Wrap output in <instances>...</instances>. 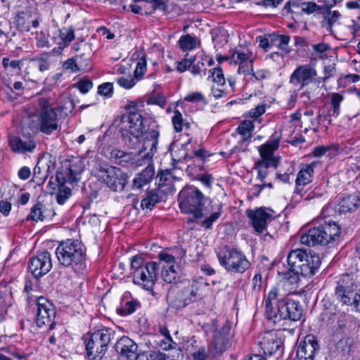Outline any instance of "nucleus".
Instances as JSON below:
<instances>
[{"instance_id":"nucleus-58","label":"nucleus","mask_w":360,"mask_h":360,"mask_svg":"<svg viewBox=\"0 0 360 360\" xmlns=\"http://www.w3.org/2000/svg\"><path fill=\"white\" fill-rule=\"evenodd\" d=\"M294 168L292 165L289 166L287 171L284 173L278 172L276 176L284 183H290V176L292 175Z\"/></svg>"},{"instance_id":"nucleus-21","label":"nucleus","mask_w":360,"mask_h":360,"mask_svg":"<svg viewBox=\"0 0 360 360\" xmlns=\"http://www.w3.org/2000/svg\"><path fill=\"white\" fill-rule=\"evenodd\" d=\"M319 350V345L316 337L307 335L297 347V356L299 360H314Z\"/></svg>"},{"instance_id":"nucleus-32","label":"nucleus","mask_w":360,"mask_h":360,"mask_svg":"<svg viewBox=\"0 0 360 360\" xmlns=\"http://www.w3.org/2000/svg\"><path fill=\"white\" fill-rule=\"evenodd\" d=\"M53 215V212L51 209H47L46 206L38 202L31 209L30 214L27 217V220L43 221Z\"/></svg>"},{"instance_id":"nucleus-47","label":"nucleus","mask_w":360,"mask_h":360,"mask_svg":"<svg viewBox=\"0 0 360 360\" xmlns=\"http://www.w3.org/2000/svg\"><path fill=\"white\" fill-rule=\"evenodd\" d=\"M179 47L181 49L191 50L196 46V41L194 37L189 34L182 36L179 40Z\"/></svg>"},{"instance_id":"nucleus-62","label":"nucleus","mask_w":360,"mask_h":360,"mask_svg":"<svg viewBox=\"0 0 360 360\" xmlns=\"http://www.w3.org/2000/svg\"><path fill=\"white\" fill-rule=\"evenodd\" d=\"M139 303L136 300H132L127 302L124 306L122 310L124 312V314H132L138 307Z\"/></svg>"},{"instance_id":"nucleus-5","label":"nucleus","mask_w":360,"mask_h":360,"mask_svg":"<svg viewBox=\"0 0 360 360\" xmlns=\"http://www.w3.org/2000/svg\"><path fill=\"white\" fill-rule=\"evenodd\" d=\"M56 255L60 264L70 267L76 273H80L86 268V250L77 240H67L61 242L56 250Z\"/></svg>"},{"instance_id":"nucleus-31","label":"nucleus","mask_w":360,"mask_h":360,"mask_svg":"<svg viewBox=\"0 0 360 360\" xmlns=\"http://www.w3.org/2000/svg\"><path fill=\"white\" fill-rule=\"evenodd\" d=\"M359 204L357 195H349L342 198L338 202L335 210L340 214L351 212L356 210Z\"/></svg>"},{"instance_id":"nucleus-57","label":"nucleus","mask_w":360,"mask_h":360,"mask_svg":"<svg viewBox=\"0 0 360 360\" xmlns=\"http://www.w3.org/2000/svg\"><path fill=\"white\" fill-rule=\"evenodd\" d=\"M351 316L349 315H341L338 320V326L340 329H349L351 328Z\"/></svg>"},{"instance_id":"nucleus-14","label":"nucleus","mask_w":360,"mask_h":360,"mask_svg":"<svg viewBox=\"0 0 360 360\" xmlns=\"http://www.w3.org/2000/svg\"><path fill=\"white\" fill-rule=\"evenodd\" d=\"M279 290L274 287L268 293L265 300V316L274 324L280 323L283 321L281 316V301Z\"/></svg>"},{"instance_id":"nucleus-10","label":"nucleus","mask_w":360,"mask_h":360,"mask_svg":"<svg viewBox=\"0 0 360 360\" xmlns=\"http://www.w3.org/2000/svg\"><path fill=\"white\" fill-rule=\"evenodd\" d=\"M111 329L104 328L91 333L86 340V354L91 360H101L111 340Z\"/></svg>"},{"instance_id":"nucleus-3","label":"nucleus","mask_w":360,"mask_h":360,"mask_svg":"<svg viewBox=\"0 0 360 360\" xmlns=\"http://www.w3.org/2000/svg\"><path fill=\"white\" fill-rule=\"evenodd\" d=\"M159 134L156 130H150L146 134L145 143H143L137 159L139 165H147L146 167L134 178L133 186L134 188H141L148 184L152 180L155 171L152 165V159L157 151Z\"/></svg>"},{"instance_id":"nucleus-59","label":"nucleus","mask_w":360,"mask_h":360,"mask_svg":"<svg viewBox=\"0 0 360 360\" xmlns=\"http://www.w3.org/2000/svg\"><path fill=\"white\" fill-rule=\"evenodd\" d=\"M63 68L64 70H71L72 72H76L79 71V67L76 62V60L73 58H69L65 60L63 64Z\"/></svg>"},{"instance_id":"nucleus-2","label":"nucleus","mask_w":360,"mask_h":360,"mask_svg":"<svg viewBox=\"0 0 360 360\" xmlns=\"http://www.w3.org/2000/svg\"><path fill=\"white\" fill-rule=\"evenodd\" d=\"M28 125L32 130L39 131L46 135L59 129L58 117L48 98H39L37 108L28 112Z\"/></svg>"},{"instance_id":"nucleus-29","label":"nucleus","mask_w":360,"mask_h":360,"mask_svg":"<svg viewBox=\"0 0 360 360\" xmlns=\"http://www.w3.org/2000/svg\"><path fill=\"white\" fill-rule=\"evenodd\" d=\"M278 148V141H273L268 142L259 148V153L261 160L258 162L265 163H274L275 164V168L278 165L279 159L274 156V153Z\"/></svg>"},{"instance_id":"nucleus-33","label":"nucleus","mask_w":360,"mask_h":360,"mask_svg":"<svg viewBox=\"0 0 360 360\" xmlns=\"http://www.w3.org/2000/svg\"><path fill=\"white\" fill-rule=\"evenodd\" d=\"M344 96L340 93H332L330 95V105L331 109L328 111V114L324 116V120L331 122L332 117H338L340 112V103L342 102Z\"/></svg>"},{"instance_id":"nucleus-15","label":"nucleus","mask_w":360,"mask_h":360,"mask_svg":"<svg viewBox=\"0 0 360 360\" xmlns=\"http://www.w3.org/2000/svg\"><path fill=\"white\" fill-rule=\"evenodd\" d=\"M37 316L36 323L39 327L50 325V329H53L54 323L52 319L55 317L56 311L51 302L46 298L40 297L37 300Z\"/></svg>"},{"instance_id":"nucleus-37","label":"nucleus","mask_w":360,"mask_h":360,"mask_svg":"<svg viewBox=\"0 0 360 360\" xmlns=\"http://www.w3.org/2000/svg\"><path fill=\"white\" fill-rule=\"evenodd\" d=\"M160 201V197L155 191H148L145 198L141 200V207L143 210H151Z\"/></svg>"},{"instance_id":"nucleus-54","label":"nucleus","mask_w":360,"mask_h":360,"mask_svg":"<svg viewBox=\"0 0 360 360\" xmlns=\"http://www.w3.org/2000/svg\"><path fill=\"white\" fill-rule=\"evenodd\" d=\"M195 58L193 57L190 58H185L183 60H181L180 62L178 63L176 69L178 72H183L188 70L192 64L194 63Z\"/></svg>"},{"instance_id":"nucleus-64","label":"nucleus","mask_w":360,"mask_h":360,"mask_svg":"<svg viewBox=\"0 0 360 360\" xmlns=\"http://www.w3.org/2000/svg\"><path fill=\"white\" fill-rule=\"evenodd\" d=\"M172 353H168L169 357L167 359L169 360H181L183 358L182 350L180 347H174L173 349H171Z\"/></svg>"},{"instance_id":"nucleus-19","label":"nucleus","mask_w":360,"mask_h":360,"mask_svg":"<svg viewBox=\"0 0 360 360\" xmlns=\"http://www.w3.org/2000/svg\"><path fill=\"white\" fill-rule=\"evenodd\" d=\"M246 214L255 231L259 233H263L267 224L273 219L272 214L262 207L257 208L255 210H248Z\"/></svg>"},{"instance_id":"nucleus-22","label":"nucleus","mask_w":360,"mask_h":360,"mask_svg":"<svg viewBox=\"0 0 360 360\" xmlns=\"http://www.w3.org/2000/svg\"><path fill=\"white\" fill-rule=\"evenodd\" d=\"M8 143L11 150L20 154L33 153L37 147L36 141L31 136H13L10 137Z\"/></svg>"},{"instance_id":"nucleus-26","label":"nucleus","mask_w":360,"mask_h":360,"mask_svg":"<svg viewBox=\"0 0 360 360\" xmlns=\"http://www.w3.org/2000/svg\"><path fill=\"white\" fill-rule=\"evenodd\" d=\"M115 350L120 354V356L127 360H133L138 355L136 354L138 346L129 338L122 337L115 343Z\"/></svg>"},{"instance_id":"nucleus-24","label":"nucleus","mask_w":360,"mask_h":360,"mask_svg":"<svg viewBox=\"0 0 360 360\" xmlns=\"http://www.w3.org/2000/svg\"><path fill=\"white\" fill-rule=\"evenodd\" d=\"M181 347L191 354L193 360H206L210 354L209 349L200 345L194 336L184 339Z\"/></svg>"},{"instance_id":"nucleus-25","label":"nucleus","mask_w":360,"mask_h":360,"mask_svg":"<svg viewBox=\"0 0 360 360\" xmlns=\"http://www.w3.org/2000/svg\"><path fill=\"white\" fill-rule=\"evenodd\" d=\"M281 316L283 321H298L302 316V307L299 302L291 299H285L281 301Z\"/></svg>"},{"instance_id":"nucleus-60","label":"nucleus","mask_w":360,"mask_h":360,"mask_svg":"<svg viewBox=\"0 0 360 360\" xmlns=\"http://www.w3.org/2000/svg\"><path fill=\"white\" fill-rule=\"evenodd\" d=\"M349 301L350 303L344 304L353 307L355 311L360 314V288L359 292L350 298Z\"/></svg>"},{"instance_id":"nucleus-34","label":"nucleus","mask_w":360,"mask_h":360,"mask_svg":"<svg viewBox=\"0 0 360 360\" xmlns=\"http://www.w3.org/2000/svg\"><path fill=\"white\" fill-rule=\"evenodd\" d=\"M321 15H322L323 20L321 21V25L325 27L328 32H333V26L338 22L341 18V14L338 11H321Z\"/></svg>"},{"instance_id":"nucleus-36","label":"nucleus","mask_w":360,"mask_h":360,"mask_svg":"<svg viewBox=\"0 0 360 360\" xmlns=\"http://www.w3.org/2000/svg\"><path fill=\"white\" fill-rule=\"evenodd\" d=\"M75 30L72 27H63L59 30V39L57 44L59 48L63 49L68 47L70 44L75 39Z\"/></svg>"},{"instance_id":"nucleus-8","label":"nucleus","mask_w":360,"mask_h":360,"mask_svg":"<svg viewBox=\"0 0 360 360\" xmlns=\"http://www.w3.org/2000/svg\"><path fill=\"white\" fill-rule=\"evenodd\" d=\"M84 161L79 160L71 162L68 167H63L56 172L55 181H57L58 192L56 200L58 204L63 205L71 195L70 188L65 186V184H72L79 179V176L83 172Z\"/></svg>"},{"instance_id":"nucleus-51","label":"nucleus","mask_w":360,"mask_h":360,"mask_svg":"<svg viewBox=\"0 0 360 360\" xmlns=\"http://www.w3.org/2000/svg\"><path fill=\"white\" fill-rule=\"evenodd\" d=\"M49 34L43 31L36 33V45L38 48H49L50 46Z\"/></svg>"},{"instance_id":"nucleus-12","label":"nucleus","mask_w":360,"mask_h":360,"mask_svg":"<svg viewBox=\"0 0 360 360\" xmlns=\"http://www.w3.org/2000/svg\"><path fill=\"white\" fill-rule=\"evenodd\" d=\"M197 292L196 283L194 281L188 282L184 288L169 292L167 301L171 307L176 309H182L196 300Z\"/></svg>"},{"instance_id":"nucleus-13","label":"nucleus","mask_w":360,"mask_h":360,"mask_svg":"<svg viewBox=\"0 0 360 360\" xmlns=\"http://www.w3.org/2000/svg\"><path fill=\"white\" fill-rule=\"evenodd\" d=\"M158 264L155 262L145 264L144 266L132 271L133 281L146 290L152 291L158 278Z\"/></svg>"},{"instance_id":"nucleus-35","label":"nucleus","mask_w":360,"mask_h":360,"mask_svg":"<svg viewBox=\"0 0 360 360\" xmlns=\"http://www.w3.org/2000/svg\"><path fill=\"white\" fill-rule=\"evenodd\" d=\"M131 59L138 60L136 69L134 72V77L139 81L146 71L145 54L141 51H136L132 54Z\"/></svg>"},{"instance_id":"nucleus-42","label":"nucleus","mask_w":360,"mask_h":360,"mask_svg":"<svg viewBox=\"0 0 360 360\" xmlns=\"http://www.w3.org/2000/svg\"><path fill=\"white\" fill-rule=\"evenodd\" d=\"M169 357V354L158 351L149 354H139L136 356L135 360H167Z\"/></svg>"},{"instance_id":"nucleus-55","label":"nucleus","mask_w":360,"mask_h":360,"mask_svg":"<svg viewBox=\"0 0 360 360\" xmlns=\"http://www.w3.org/2000/svg\"><path fill=\"white\" fill-rule=\"evenodd\" d=\"M76 85L82 94H86L92 88L93 83L89 79L84 78L79 81Z\"/></svg>"},{"instance_id":"nucleus-11","label":"nucleus","mask_w":360,"mask_h":360,"mask_svg":"<svg viewBox=\"0 0 360 360\" xmlns=\"http://www.w3.org/2000/svg\"><path fill=\"white\" fill-rule=\"evenodd\" d=\"M360 289L359 281L354 274H343L337 281L335 288V296L341 303H350L349 300Z\"/></svg>"},{"instance_id":"nucleus-46","label":"nucleus","mask_w":360,"mask_h":360,"mask_svg":"<svg viewBox=\"0 0 360 360\" xmlns=\"http://www.w3.org/2000/svg\"><path fill=\"white\" fill-rule=\"evenodd\" d=\"M209 79L216 83L218 86H223L225 84V77L221 68L219 66L210 70Z\"/></svg>"},{"instance_id":"nucleus-27","label":"nucleus","mask_w":360,"mask_h":360,"mask_svg":"<svg viewBox=\"0 0 360 360\" xmlns=\"http://www.w3.org/2000/svg\"><path fill=\"white\" fill-rule=\"evenodd\" d=\"M230 331L231 326L226 323L214 335L213 345L216 353L223 352L230 347Z\"/></svg>"},{"instance_id":"nucleus-43","label":"nucleus","mask_w":360,"mask_h":360,"mask_svg":"<svg viewBox=\"0 0 360 360\" xmlns=\"http://www.w3.org/2000/svg\"><path fill=\"white\" fill-rule=\"evenodd\" d=\"M217 209L214 210L212 207L210 209L212 213L210 215V217H206L204 220L202 221L201 225L205 229H210L214 221H216L219 217L221 216V206L217 205Z\"/></svg>"},{"instance_id":"nucleus-39","label":"nucleus","mask_w":360,"mask_h":360,"mask_svg":"<svg viewBox=\"0 0 360 360\" xmlns=\"http://www.w3.org/2000/svg\"><path fill=\"white\" fill-rule=\"evenodd\" d=\"M24 61L25 59L14 60L5 57L2 59V65L5 69L10 68L12 70H16L18 74H20L24 64Z\"/></svg>"},{"instance_id":"nucleus-16","label":"nucleus","mask_w":360,"mask_h":360,"mask_svg":"<svg viewBox=\"0 0 360 360\" xmlns=\"http://www.w3.org/2000/svg\"><path fill=\"white\" fill-rule=\"evenodd\" d=\"M231 61L238 64V72L239 74L254 75L253 61L254 56L252 51L248 48L239 49L233 51L231 56Z\"/></svg>"},{"instance_id":"nucleus-61","label":"nucleus","mask_w":360,"mask_h":360,"mask_svg":"<svg viewBox=\"0 0 360 360\" xmlns=\"http://www.w3.org/2000/svg\"><path fill=\"white\" fill-rule=\"evenodd\" d=\"M143 259L139 255H135L131 258V269L133 271H136L137 269H139L144 266Z\"/></svg>"},{"instance_id":"nucleus-23","label":"nucleus","mask_w":360,"mask_h":360,"mask_svg":"<svg viewBox=\"0 0 360 360\" xmlns=\"http://www.w3.org/2000/svg\"><path fill=\"white\" fill-rule=\"evenodd\" d=\"M258 344L265 355L271 356L281 348L282 342L274 330H269L262 333Z\"/></svg>"},{"instance_id":"nucleus-1","label":"nucleus","mask_w":360,"mask_h":360,"mask_svg":"<svg viewBox=\"0 0 360 360\" xmlns=\"http://www.w3.org/2000/svg\"><path fill=\"white\" fill-rule=\"evenodd\" d=\"M321 264V260L319 255L308 253L306 250L300 248L292 250L288 255L290 271L284 274V278L293 283L298 281V274L304 277H311L315 275Z\"/></svg>"},{"instance_id":"nucleus-20","label":"nucleus","mask_w":360,"mask_h":360,"mask_svg":"<svg viewBox=\"0 0 360 360\" xmlns=\"http://www.w3.org/2000/svg\"><path fill=\"white\" fill-rule=\"evenodd\" d=\"M127 131L135 138L143 135L145 123H155L152 119H143L142 115L136 111H130L127 117Z\"/></svg>"},{"instance_id":"nucleus-30","label":"nucleus","mask_w":360,"mask_h":360,"mask_svg":"<svg viewBox=\"0 0 360 360\" xmlns=\"http://www.w3.org/2000/svg\"><path fill=\"white\" fill-rule=\"evenodd\" d=\"M299 8H301L302 12L308 15L312 13H321L320 5L316 4L315 2H302L299 4L297 0H291L285 6V8L288 9L291 13H297V10Z\"/></svg>"},{"instance_id":"nucleus-56","label":"nucleus","mask_w":360,"mask_h":360,"mask_svg":"<svg viewBox=\"0 0 360 360\" xmlns=\"http://www.w3.org/2000/svg\"><path fill=\"white\" fill-rule=\"evenodd\" d=\"M330 46L328 44L325 43H319L317 44L313 45L314 51L319 53V58L324 59L326 58V54L325 52L329 49Z\"/></svg>"},{"instance_id":"nucleus-53","label":"nucleus","mask_w":360,"mask_h":360,"mask_svg":"<svg viewBox=\"0 0 360 360\" xmlns=\"http://www.w3.org/2000/svg\"><path fill=\"white\" fill-rule=\"evenodd\" d=\"M26 15L24 13H20L16 17V23L19 28L24 31L30 30V21L26 22Z\"/></svg>"},{"instance_id":"nucleus-44","label":"nucleus","mask_w":360,"mask_h":360,"mask_svg":"<svg viewBox=\"0 0 360 360\" xmlns=\"http://www.w3.org/2000/svg\"><path fill=\"white\" fill-rule=\"evenodd\" d=\"M110 158L115 163L122 164L128 162L130 159V154L119 149H113L110 152Z\"/></svg>"},{"instance_id":"nucleus-52","label":"nucleus","mask_w":360,"mask_h":360,"mask_svg":"<svg viewBox=\"0 0 360 360\" xmlns=\"http://www.w3.org/2000/svg\"><path fill=\"white\" fill-rule=\"evenodd\" d=\"M113 92V84L110 82L103 83L98 86V93L105 97H110Z\"/></svg>"},{"instance_id":"nucleus-17","label":"nucleus","mask_w":360,"mask_h":360,"mask_svg":"<svg viewBox=\"0 0 360 360\" xmlns=\"http://www.w3.org/2000/svg\"><path fill=\"white\" fill-rule=\"evenodd\" d=\"M317 72L311 64L299 65L291 74L290 83L294 85H301V87L307 86L316 81Z\"/></svg>"},{"instance_id":"nucleus-6","label":"nucleus","mask_w":360,"mask_h":360,"mask_svg":"<svg viewBox=\"0 0 360 360\" xmlns=\"http://www.w3.org/2000/svg\"><path fill=\"white\" fill-rule=\"evenodd\" d=\"M340 236V228L337 223L329 220L310 229L302 235L300 241L302 244L314 246L315 245H328L334 244Z\"/></svg>"},{"instance_id":"nucleus-50","label":"nucleus","mask_w":360,"mask_h":360,"mask_svg":"<svg viewBox=\"0 0 360 360\" xmlns=\"http://www.w3.org/2000/svg\"><path fill=\"white\" fill-rule=\"evenodd\" d=\"M117 84L126 89H130L133 86H135L136 83L137 82L138 79H136L134 77H131V76L128 77H120L116 79Z\"/></svg>"},{"instance_id":"nucleus-4","label":"nucleus","mask_w":360,"mask_h":360,"mask_svg":"<svg viewBox=\"0 0 360 360\" xmlns=\"http://www.w3.org/2000/svg\"><path fill=\"white\" fill-rule=\"evenodd\" d=\"M178 201L181 211L192 214L195 219L210 213L211 200L195 186H185L179 193Z\"/></svg>"},{"instance_id":"nucleus-49","label":"nucleus","mask_w":360,"mask_h":360,"mask_svg":"<svg viewBox=\"0 0 360 360\" xmlns=\"http://www.w3.org/2000/svg\"><path fill=\"white\" fill-rule=\"evenodd\" d=\"M271 167L275 168V164L274 162L266 164L258 161L255 163V169H257V176L261 181H263L266 178L268 174L267 169Z\"/></svg>"},{"instance_id":"nucleus-48","label":"nucleus","mask_w":360,"mask_h":360,"mask_svg":"<svg viewBox=\"0 0 360 360\" xmlns=\"http://www.w3.org/2000/svg\"><path fill=\"white\" fill-rule=\"evenodd\" d=\"M172 124L176 131L179 132L183 129V127L188 128L189 123H184V120L181 113L179 110L174 111L172 117Z\"/></svg>"},{"instance_id":"nucleus-28","label":"nucleus","mask_w":360,"mask_h":360,"mask_svg":"<svg viewBox=\"0 0 360 360\" xmlns=\"http://www.w3.org/2000/svg\"><path fill=\"white\" fill-rule=\"evenodd\" d=\"M316 165V162H311L305 165V167L300 170L295 180L296 188L295 193L300 194L302 196V190L300 186L307 185L312 181V177L314 173V169Z\"/></svg>"},{"instance_id":"nucleus-45","label":"nucleus","mask_w":360,"mask_h":360,"mask_svg":"<svg viewBox=\"0 0 360 360\" xmlns=\"http://www.w3.org/2000/svg\"><path fill=\"white\" fill-rule=\"evenodd\" d=\"M319 87L318 85L311 86L310 89H307L301 94L300 98H302L304 103L309 102H314L318 96V91Z\"/></svg>"},{"instance_id":"nucleus-41","label":"nucleus","mask_w":360,"mask_h":360,"mask_svg":"<svg viewBox=\"0 0 360 360\" xmlns=\"http://www.w3.org/2000/svg\"><path fill=\"white\" fill-rule=\"evenodd\" d=\"M270 37H271L272 40L278 41V46L281 51H283L285 53H290V49L288 46L290 37L288 35L273 34L270 35Z\"/></svg>"},{"instance_id":"nucleus-40","label":"nucleus","mask_w":360,"mask_h":360,"mask_svg":"<svg viewBox=\"0 0 360 360\" xmlns=\"http://www.w3.org/2000/svg\"><path fill=\"white\" fill-rule=\"evenodd\" d=\"M353 345V339L349 337L341 338L336 344V350L343 355L349 354Z\"/></svg>"},{"instance_id":"nucleus-63","label":"nucleus","mask_w":360,"mask_h":360,"mask_svg":"<svg viewBox=\"0 0 360 360\" xmlns=\"http://www.w3.org/2000/svg\"><path fill=\"white\" fill-rule=\"evenodd\" d=\"M178 277V273L176 271H165L162 273V278L166 283H172L176 282Z\"/></svg>"},{"instance_id":"nucleus-38","label":"nucleus","mask_w":360,"mask_h":360,"mask_svg":"<svg viewBox=\"0 0 360 360\" xmlns=\"http://www.w3.org/2000/svg\"><path fill=\"white\" fill-rule=\"evenodd\" d=\"M254 124L252 121L245 120L237 128V131L242 136V141L245 142L252 137Z\"/></svg>"},{"instance_id":"nucleus-18","label":"nucleus","mask_w":360,"mask_h":360,"mask_svg":"<svg viewBox=\"0 0 360 360\" xmlns=\"http://www.w3.org/2000/svg\"><path fill=\"white\" fill-rule=\"evenodd\" d=\"M52 268L51 255L48 251L39 253L32 257L29 263V269L36 277H41L47 274Z\"/></svg>"},{"instance_id":"nucleus-9","label":"nucleus","mask_w":360,"mask_h":360,"mask_svg":"<svg viewBox=\"0 0 360 360\" xmlns=\"http://www.w3.org/2000/svg\"><path fill=\"white\" fill-rule=\"evenodd\" d=\"M217 257L220 265L228 272L243 274L250 266V262L241 250L228 245L219 249Z\"/></svg>"},{"instance_id":"nucleus-7","label":"nucleus","mask_w":360,"mask_h":360,"mask_svg":"<svg viewBox=\"0 0 360 360\" xmlns=\"http://www.w3.org/2000/svg\"><path fill=\"white\" fill-rule=\"evenodd\" d=\"M88 167L91 174L99 181L104 182L110 190L113 191L124 190L129 176L120 168L101 165L94 160L88 163Z\"/></svg>"}]
</instances>
